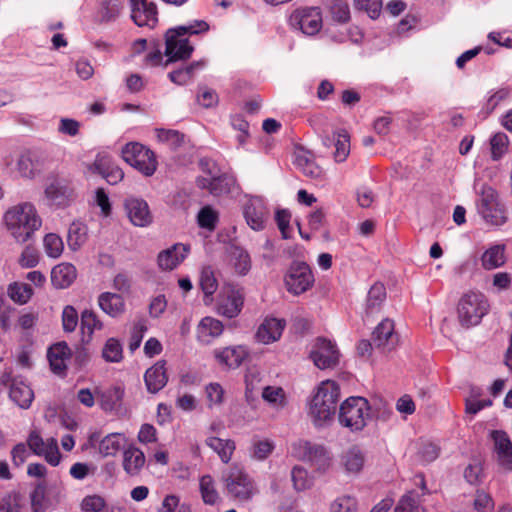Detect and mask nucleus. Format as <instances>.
<instances>
[{"label":"nucleus","mask_w":512,"mask_h":512,"mask_svg":"<svg viewBox=\"0 0 512 512\" xmlns=\"http://www.w3.org/2000/svg\"><path fill=\"white\" fill-rule=\"evenodd\" d=\"M218 364L227 369H236L246 360L249 352L245 346H229L213 352Z\"/></svg>","instance_id":"obj_21"},{"label":"nucleus","mask_w":512,"mask_h":512,"mask_svg":"<svg viewBox=\"0 0 512 512\" xmlns=\"http://www.w3.org/2000/svg\"><path fill=\"white\" fill-rule=\"evenodd\" d=\"M356 9L365 11L371 19H377L381 13V0H354Z\"/></svg>","instance_id":"obj_58"},{"label":"nucleus","mask_w":512,"mask_h":512,"mask_svg":"<svg viewBox=\"0 0 512 512\" xmlns=\"http://www.w3.org/2000/svg\"><path fill=\"white\" fill-rule=\"evenodd\" d=\"M261 379L256 370L248 369L245 374L246 390L245 395L248 401L254 399V392L260 387Z\"/></svg>","instance_id":"obj_62"},{"label":"nucleus","mask_w":512,"mask_h":512,"mask_svg":"<svg viewBox=\"0 0 512 512\" xmlns=\"http://www.w3.org/2000/svg\"><path fill=\"white\" fill-rule=\"evenodd\" d=\"M244 217L247 224L255 231L264 229L268 219V209L259 197L250 198L244 206Z\"/></svg>","instance_id":"obj_18"},{"label":"nucleus","mask_w":512,"mask_h":512,"mask_svg":"<svg viewBox=\"0 0 512 512\" xmlns=\"http://www.w3.org/2000/svg\"><path fill=\"white\" fill-rule=\"evenodd\" d=\"M324 145L333 147V158L335 162H344L350 154V136L346 130H332L324 140Z\"/></svg>","instance_id":"obj_22"},{"label":"nucleus","mask_w":512,"mask_h":512,"mask_svg":"<svg viewBox=\"0 0 512 512\" xmlns=\"http://www.w3.org/2000/svg\"><path fill=\"white\" fill-rule=\"evenodd\" d=\"M243 304V291L229 285L225 288L224 295L219 302L218 312L227 318H234L241 312Z\"/></svg>","instance_id":"obj_19"},{"label":"nucleus","mask_w":512,"mask_h":512,"mask_svg":"<svg viewBox=\"0 0 512 512\" xmlns=\"http://www.w3.org/2000/svg\"><path fill=\"white\" fill-rule=\"evenodd\" d=\"M309 357L317 368L329 369L338 365L340 353L330 340L318 338Z\"/></svg>","instance_id":"obj_12"},{"label":"nucleus","mask_w":512,"mask_h":512,"mask_svg":"<svg viewBox=\"0 0 512 512\" xmlns=\"http://www.w3.org/2000/svg\"><path fill=\"white\" fill-rule=\"evenodd\" d=\"M4 221L8 231L19 243H25L31 239L42 225L35 206L29 202L9 208L4 214Z\"/></svg>","instance_id":"obj_1"},{"label":"nucleus","mask_w":512,"mask_h":512,"mask_svg":"<svg viewBox=\"0 0 512 512\" xmlns=\"http://www.w3.org/2000/svg\"><path fill=\"white\" fill-rule=\"evenodd\" d=\"M121 9V0H102L99 11L101 21H114L119 16Z\"/></svg>","instance_id":"obj_46"},{"label":"nucleus","mask_w":512,"mask_h":512,"mask_svg":"<svg viewBox=\"0 0 512 512\" xmlns=\"http://www.w3.org/2000/svg\"><path fill=\"white\" fill-rule=\"evenodd\" d=\"M44 196L49 205L66 208L76 200L77 192L70 179L58 177L46 186Z\"/></svg>","instance_id":"obj_10"},{"label":"nucleus","mask_w":512,"mask_h":512,"mask_svg":"<svg viewBox=\"0 0 512 512\" xmlns=\"http://www.w3.org/2000/svg\"><path fill=\"white\" fill-rule=\"evenodd\" d=\"M106 505V500L101 495L91 494L82 499L80 509L82 512H102Z\"/></svg>","instance_id":"obj_52"},{"label":"nucleus","mask_w":512,"mask_h":512,"mask_svg":"<svg viewBox=\"0 0 512 512\" xmlns=\"http://www.w3.org/2000/svg\"><path fill=\"white\" fill-rule=\"evenodd\" d=\"M371 406L363 397H349L339 408V423L352 432L363 430L367 420L371 417Z\"/></svg>","instance_id":"obj_5"},{"label":"nucleus","mask_w":512,"mask_h":512,"mask_svg":"<svg viewBox=\"0 0 512 512\" xmlns=\"http://www.w3.org/2000/svg\"><path fill=\"white\" fill-rule=\"evenodd\" d=\"M124 208L130 222L137 227H147L153 222V215L148 203L140 198L128 197Z\"/></svg>","instance_id":"obj_14"},{"label":"nucleus","mask_w":512,"mask_h":512,"mask_svg":"<svg viewBox=\"0 0 512 512\" xmlns=\"http://www.w3.org/2000/svg\"><path fill=\"white\" fill-rule=\"evenodd\" d=\"M480 395V392L478 389H472L471 390V396L466 399L465 406H466V412L469 414H476L480 410H482L484 407L492 405L491 400H478L477 397Z\"/></svg>","instance_id":"obj_60"},{"label":"nucleus","mask_w":512,"mask_h":512,"mask_svg":"<svg viewBox=\"0 0 512 512\" xmlns=\"http://www.w3.org/2000/svg\"><path fill=\"white\" fill-rule=\"evenodd\" d=\"M27 444L34 454L43 456L52 466H57L59 464L61 454L55 438L50 437L43 440L37 431H31L27 439Z\"/></svg>","instance_id":"obj_13"},{"label":"nucleus","mask_w":512,"mask_h":512,"mask_svg":"<svg viewBox=\"0 0 512 512\" xmlns=\"http://www.w3.org/2000/svg\"><path fill=\"white\" fill-rule=\"evenodd\" d=\"M99 307L111 317L121 315L125 310V302L121 295L111 292H104L98 297Z\"/></svg>","instance_id":"obj_33"},{"label":"nucleus","mask_w":512,"mask_h":512,"mask_svg":"<svg viewBox=\"0 0 512 512\" xmlns=\"http://www.w3.org/2000/svg\"><path fill=\"white\" fill-rule=\"evenodd\" d=\"M386 298V289L383 284H374L369 292L367 298V305L369 308L378 307Z\"/></svg>","instance_id":"obj_64"},{"label":"nucleus","mask_w":512,"mask_h":512,"mask_svg":"<svg viewBox=\"0 0 512 512\" xmlns=\"http://www.w3.org/2000/svg\"><path fill=\"white\" fill-rule=\"evenodd\" d=\"M339 397L340 388L335 381L326 380L320 383L309 411L316 425H324L333 419Z\"/></svg>","instance_id":"obj_3"},{"label":"nucleus","mask_w":512,"mask_h":512,"mask_svg":"<svg viewBox=\"0 0 512 512\" xmlns=\"http://www.w3.org/2000/svg\"><path fill=\"white\" fill-rule=\"evenodd\" d=\"M203 502L208 505H214L219 500V494L215 488L214 480L210 475H204L199 483Z\"/></svg>","instance_id":"obj_42"},{"label":"nucleus","mask_w":512,"mask_h":512,"mask_svg":"<svg viewBox=\"0 0 512 512\" xmlns=\"http://www.w3.org/2000/svg\"><path fill=\"white\" fill-rule=\"evenodd\" d=\"M506 246L496 244L486 249L481 255V266L484 270H495L505 265L507 261Z\"/></svg>","instance_id":"obj_30"},{"label":"nucleus","mask_w":512,"mask_h":512,"mask_svg":"<svg viewBox=\"0 0 512 512\" xmlns=\"http://www.w3.org/2000/svg\"><path fill=\"white\" fill-rule=\"evenodd\" d=\"M295 165L301 170L304 176L311 179H321L325 171L316 161L315 154L302 146L295 148Z\"/></svg>","instance_id":"obj_17"},{"label":"nucleus","mask_w":512,"mask_h":512,"mask_svg":"<svg viewBox=\"0 0 512 512\" xmlns=\"http://www.w3.org/2000/svg\"><path fill=\"white\" fill-rule=\"evenodd\" d=\"M70 355L71 352L66 342L52 345L47 354L51 370L58 375L64 374L67 369L66 360Z\"/></svg>","instance_id":"obj_27"},{"label":"nucleus","mask_w":512,"mask_h":512,"mask_svg":"<svg viewBox=\"0 0 512 512\" xmlns=\"http://www.w3.org/2000/svg\"><path fill=\"white\" fill-rule=\"evenodd\" d=\"M200 286L206 296L215 293L218 287L217 280L211 267H204L200 275Z\"/></svg>","instance_id":"obj_55"},{"label":"nucleus","mask_w":512,"mask_h":512,"mask_svg":"<svg viewBox=\"0 0 512 512\" xmlns=\"http://www.w3.org/2000/svg\"><path fill=\"white\" fill-rule=\"evenodd\" d=\"M208 29L209 25L205 21H195L190 25L168 29L165 34L164 55L167 57L165 66L173 62L189 59L194 51V47L190 44L187 35H196L206 32Z\"/></svg>","instance_id":"obj_2"},{"label":"nucleus","mask_w":512,"mask_h":512,"mask_svg":"<svg viewBox=\"0 0 512 512\" xmlns=\"http://www.w3.org/2000/svg\"><path fill=\"white\" fill-rule=\"evenodd\" d=\"M490 436L494 444L498 464L506 469L512 470V441L508 434L502 430H493Z\"/></svg>","instance_id":"obj_20"},{"label":"nucleus","mask_w":512,"mask_h":512,"mask_svg":"<svg viewBox=\"0 0 512 512\" xmlns=\"http://www.w3.org/2000/svg\"><path fill=\"white\" fill-rule=\"evenodd\" d=\"M114 165H116V163L113 161L109 154L100 152L96 155L94 162L87 164L86 168L90 173L99 174L102 176Z\"/></svg>","instance_id":"obj_45"},{"label":"nucleus","mask_w":512,"mask_h":512,"mask_svg":"<svg viewBox=\"0 0 512 512\" xmlns=\"http://www.w3.org/2000/svg\"><path fill=\"white\" fill-rule=\"evenodd\" d=\"M63 247V241L58 235L50 233L44 237V248L48 256L53 258L59 257Z\"/></svg>","instance_id":"obj_57"},{"label":"nucleus","mask_w":512,"mask_h":512,"mask_svg":"<svg viewBox=\"0 0 512 512\" xmlns=\"http://www.w3.org/2000/svg\"><path fill=\"white\" fill-rule=\"evenodd\" d=\"M394 512H426L420 505L418 496L414 491L404 494L398 501Z\"/></svg>","instance_id":"obj_43"},{"label":"nucleus","mask_w":512,"mask_h":512,"mask_svg":"<svg viewBox=\"0 0 512 512\" xmlns=\"http://www.w3.org/2000/svg\"><path fill=\"white\" fill-rule=\"evenodd\" d=\"M31 509L33 512H45L54 503H59L61 499V491L56 489L53 499L46 495V486L44 483L36 485L30 495Z\"/></svg>","instance_id":"obj_28"},{"label":"nucleus","mask_w":512,"mask_h":512,"mask_svg":"<svg viewBox=\"0 0 512 512\" xmlns=\"http://www.w3.org/2000/svg\"><path fill=\"white\" fill-rule=\"evenodd\" d=\"M123 396L124 390L121 387H112L101 393L99 404L104 411L112 412L121 407Z\"/></svg>","instance_id":"obj_37"},{"label":"nucleus","mask_w":512,"mask_h":512,"mask_svg":"<svg viewBox=\"0 0 512 512\" xmlns=\"http://www.w3.org/2000/svg\"><path fill=\"white\" fill-rule=\"evenodd\" d=\"M315 279L310 267L304 262H293L287 270L284 283L287 291L295 296L308 291Z\"/></svg>","instance_id":"obj_9"},{"label":"nucleus","mask_w":512,"mask_h":512,"mask_svg":"<svg viewBox=\"0 0 512 512\" xmlns=\"http://www.w3.org/2000/svg\"><path fill=\"white\" fill-rule=\"evenodd\" d=\"M223 329L224 326L221 321L212 317H205L197 327L198 340L204 344H209L222 334Z\"/></svg>","instance_id":"obj_32"},{"label":"nucleus","mask_w":512,"mask_h":512,"mask_svg":"<svg viewBox=\"0 0 512 512\" xmlns=\"http://www.w3.org/2000/svg\"><path fill=\"white\" fill-rule=\"evenodd\" d=\"M206 396L209 401V406H219L224 402L225 391L221 384L213 382L205 388Z\"/></svg>","instance_id":"obj_61"},{"label":"nucleus","mask_w":512,"mask_h":512,"mask_svg":"<svg viewBox=\"0 0 512 512\" xmlns=\"http://www.w3.org/2000/svg\"><path fill=\"white\" fill-rule=\"evenodd\" d=\"M122 158L144 176H152L157 169L154 152L138 142L126 144L122 148Z\"/></svg>","instance_id":"obj_7"},{"label":"nucleus","mask_w":512,"mask_h":512,"mask_svg":"<svg viewBox=\"0 0 512 512\" xmlns=\"http://www.w3.org/2000/svg\"><path fill=\"white\" fill-rule=\"evenodd\" d=\"M205 65L206 62L204 60L194 61L185 67L171 71L168 77L177 85H185L193 79L195 72L202 70Z\"/></svg>","instance_id":"obj_35"},{"label":"nucleus","mask_w":512,"mask_h":512,"mask_svg":"<svg viewBox=\"0 0 512 512\" xmlns=\"http://www.w3.org/2000/svg\"><path fill=\"white\" fill-rule=\"evenodd\" d=\"M145 464L144 453L136 448L129 447L123 453V468L131 476L138 475Z\"/></svg>","instance_id":"obj_34"},{"label":"nucleus","mask_w":512,"mask_h":512,"mask_svg":"<svg viewBox=\"0 0 512 512\" xmlns=\"http://www.w3.org/2000/svg\"><path fill=\"white\" fill-rule=\"evenodd\" d=\"M147 331L146 320L143 318L138 319L131 330V337L129 342V349L133 352L139 348L142 338Z\"/></svg>","instance_id":"obj_59"},{"label":"nucleus","mask_w":512,"mask_h":512,"mask_svg":"<svg viewBox=\"0 0 512 512\" xmlns=\"http://www.w3.org/2000/svg\"><path fill=\"white\" fill-rule=\"evenodd\" d=\"M8 294L13 301L19 304H25L33 295V290L26 283H13L9 285Z\"/></svg>","instance_id":"obj_47"},{"label":"nucleus","mask_w":512,"mask_h":512,"mask_svg":"<svg viewBox=\"0 0 512 512\" xmlns=\"http://www.w3.org/2000/svg\"><path fill=\"white\" fill-rule=\"evenodd\" d=\"M131 18L137 26L153 28L158 22L157 6L148 0H130Z\"/></svg>","instance_id":"obj_16"},{"label":"nucleus","mask_w":512,"mask_h":512,"mask_svg":"<svg viewBox=\"0 0 512 512\" xmlns=\"http://www.w3.org/2000/svg\"><path fill=\"white\" fill-rule=\"evenodd\" d=\"M81 328L91 335L95 330L102 329V322L94 311L86 309L81 314Z\"/></svg>","instance_id":"obj_56"},{"label":"nucleus","mask_w":512,"mask_h":512,"mask_svg":"<svg viewBox=\"0 0 512 512\" xmlns=\"http://www.w3.org/2000/svg\"><path fill=\"white\" fill-rule=\"evenodd\" d=\"M291 478L294 488L298 491L308 489L313 484V480L309 477L307 471L300 466H295L292 469Z\"/></svg>","instance_id":"obj_54"},{"label":"nucleus","mask_w":512,"mask_h":512,"mask_svg":"<svg viewBox=\"0 0 512 512\" xmlns=\"http://www.w3.org/2000/svg\"><path fill=\"white\" fill-rule=\"evenodd\" d=\"M487 298L477 291H469L460 298L457 317L460 325L469 328L478 325L489 311Z\"/></svg>","instance_id":"obj_4"},{"label":"nucleus","mask_w":512,"mask_h":512,"mask_svg":"<svg viewBox=\"0 0 512 512\" xmlns=\"http://www.w3.org/2000/svg\"><path fill=\"white\" fill-rule=\"evenodd\" d=\"M374 348L382 353L391 352L398 344V336L394 332V322L384 319L372 333Z\"/></svg>","instance_id":"obj_15"},{"label":"nucleus","mask_w":512,"mask_h":512,"mask_svg":"<svg viewBox=\"0 0 512 512\" xmlns=\"http://www.w3.org/2000/svg\"><path fill=\"white\" fill-rule=\"evenodd\" d=\"M126 438L120 433H111L105 436L99 443V452L107 456H115L125 445Z\"/></svg>","instance_id":"obj_39"},{"label":"nucleus","mask_w":512,"mask_h":512,"mask_svg":"<svg viewBox=\"0 0 512 512\" xmlns=\"http://www.w3.org/2000/svg\"><path fill=\"white\" fill-rule=\"evenodd\" d=\"M305 457L319 468H325L329 464L327 451L322 445L306 443Z\"/></svg>","instance_id":"obj_41"},{"label":"nucleus","mask_w":512,"mask_h":512,"mask_svg":"<svg viewBox=\"0 0 512 512\" xmlns=\"http://www.w3.org/2000/svg\"><path fill=\"white\" fill-rule=\"evenodd\" d=\"M9 396L22 409L29 408L34 399L33 390L24 381L19 379H12Z\"/></svg>","instance_id":"obj_29"},{"label":"nucleus","mask_w":512,"mask_h":512,"mask_svg":"<svg viewBox=\"0 0 512 512\" xmlns=\"http://www.w3.org/2000/svg\"><path fill=\"white\" fill-rule=\"evenodd\" d=\"M491 156L494 161L499 160L507 151L508 137L502 132L496 133L490 140Z\"/></svg>","instance_id":"obj_53"},{"label":"nucleus","mask_w":512,"mask_h":512,"mask_svg":"<svg viewBox=\"0 0 512 512\" xmlns=\"http://www.w3.org/2000/svg\"><path fill=\"white\" fill-rule=\"evenodd\" d=\"M77 271L70 263L56 265L51 271V282L55 288L64 289L69 287L76 279Z\"/></svg>","instance_id":"obj_31"},{"label":"nucleus","mask_w":512,"mask_h":512,"mask_svg":"<svg viewBox=\"0 0 512 512\" xmlns=\"http://www.w3.org/2000/svg\"><path fill=\"white\" fill-rule=\"evenodd\" d=\"M165 365L166 362L164 360H160L146 370L144 374V381L148 392L155 394L166 386L168 382V375Z\"/></svg>","instance_id":"obj_23"},{"label":"nucleus","mask_w":512,"mask_h":512,"mask_svg":"<svg viewBox=\"0 0 512 512\" xmlns=\"http://www.w3.org/2000/svg\"><path fill=\"white\" fill-rule=\"evenodd\" d=\"M289 25L305 35H316L322 28L321 12L319 8L296 9L289 17Z\"/></svg>","instance_id":"obj_11"},{"label":"nucleus","mask_w":512,"mask_h":512,"mask_svg":"<svg viewBox=\"0 0 512 512\" xmlns=\"http://www.w3.org/2000/svg\"><path fill=\"white\" fill-rule=\"evenodd\" d=\"M187 251V248L182 244H175L161 251L157 257L159 268L165 271L175 269L186 257Z\"/></svg>","instance_id":"obj_26"},{"label":"nucleus","mask_w":512,"mask_h":512,"mask_svg":"<svg viewBox=\"0 0 512 512\" xmlns=\"http://www.w3.org/2000/svg\"><path fill=\"white\" fill-rule=\"evenodd\" d=\"M157 138L171 149H177L185 142V135L179 130H157Z\"/></svg>","instance_id":"obj_49"},{"label":"nucleus","mask_w":512,"mask_h":512,"mask_svg":"<svg viewBox=\"0 0 512 512\" xmlns=\"http://www.w3.org/2000/svg\"><path fill=\"white\" fill-rule=\"evenodd\" d=\"M331 512H357V501L355 498L344 495L338 497L331 504Z\"/></svg>","instance_id":"obj_63"},{"label":"nucleus","mask_w":512,"mask_h":512,"mask_svg":"<svg viewBox=\"0 0 512 512\" xmlns=\"http://www.w3.org/2000/svg\"><path fill=\"white\" fill-rule=\"evenodd\" d=\"M365 461V453L357 445L345 450L340 457L341 467L349 475L359 474L364 468Z\"/></svg>","instance_id":"obj_24"},{"label":"nucleus","mask_w":512,"mask_h":512,"mask_svg":"<svg viewBox=\"0 0 512 512\" xmlns=\"http://www.w3.org/2000/svg\"><path fill=\"white\" fill-rule=\"evenodd\" d=\"M235 180L226 174L212 177V194L215 196L225 195L231 192Z\"/></svg>","instance_id":"obj_51"},{"label":"nucleus","mask_w":512,"mask_h":512,"mask_svg":"<svg viewBox=\"0 0 512 512\" xmlns=\"http://www.w3.org/2000/svg\"><path fill=\"white\" fill-rule=\"evenodd\" d=\"M206 445L218 454L223 463H228L235 451V442L230 439L209 437L206 439Z\"/></svg>","instance_id":"obj_38"},{"label":"nucleus","mask_w":512,"mask_h":512,"mask_svg":"<svg viewBox=\"0 0 512 512\" xmlns=\"http://www.w3.org/2000/svg\"><path fill=\"white\" fill-rule=\"evenodd\" d=\"M102 356L107 362H119L123 358L122 345L115 338H110L106 341Z\"/></svg>","instance_id":"obj_50"},{"label":"nucleus","mask_w":512,"mask_h":512,"mask_svg":"<svg viewBox=\"0 0 512 512\" xmlns=\"http://www.w3.org/2000/svg\"><path fill=\"white\" fill-rule=\"evenodd\" d=\"M229 257L237 274L244 276L250 271L251 259L245 249L239 246H232L229 250Z\"/></svg>","instance_id":"obj_36"},{"label":"nucleus","mask_w":512,"mask_h":512,"mask_svg":"<svg viewBox=\"0 0 512 512\" xmlns=\"http://www.w3.org/2000/svg\"><path fill=\"white\" fill-rule=\"evenodd\" d=\"M262 397L276 409H281L287 404L285 392L281 387H265L262 392Z\"/></svg>","instance_id":"obj_44"},{"label":"nucleus","mask_w":512,"mask_h":512,"mask_svg":"<svg viewBox=\"0 0 512 512\" xmlns=\"http://www.w3.org/2000/svg\"><path fill=\"white\" fill-rule=\"evenodd\" d=\"M218 219V212L211 206L203 207L197 215L198 225L201 228L207 229L209 231H213L216 228Z\"/></svg>","instance_id":"obj_48"},{"label":"nucleus","mask_w":512,"mask_h":512,"mask_svg":"<svg viewBox=\"0 0 512 512\" xmlns=\"http://www.w3.org/2000/svg\"><path fill=\"white\" fill-rule=\"evenodd\" d=\"M285 321L277 318H266L258 327L255 337L262 344H270L280 339Z\"/></svg>","instance_id":"obj_25"},{"label":"nucleus","mask_w":512,"mask_h":512,"mask_svg":"<svg viewBox=\"0 0 512 512\" xmlns=\"http://www.w3.org/2000/svg\"><path fill=\"white\" fill-rule=\"evenodd\" d=\"M221 479L228 495L239 502H248L258 493L253 479L237 466L224 471Z\"/></svg>","instance_id":"obj_6"},{"label":"nucleus","mask_w":512,"mask_h":512,"mask_svg":"<svg viewBox=\"0 0 512 512\" xmlns=\"http://www.w3.org/2000/svg\"><path fill=\"white\" fill-rule=\"evenodd\" d=\"M479 212L489 225L501 226L508 220L506 210L499 202L497 191L488 185H484L481 189Z\"/></svg>","instance_id":"obj_8"},{"label":"nucleus","mask_w":512,"mask_h":512,"mask_svg":"<svg viewBox=\"0 0 512 512\" xmlns=\"http://www.w3.org/2000/svg\"><path fill=\"white\" fill-rule=\"evenodd\" d=\"M87 240V227L81 222H73L68 230L67 243L70 249L77 251Z\"/></svg>","instance_id":"obj_40"}]
</instances>
